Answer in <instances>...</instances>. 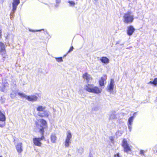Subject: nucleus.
<instances>
[{
	"mask_svg": "<svg viewBox=\"0 0 157 157\" xmlns=\"http://www.w3.org/2000/svg\"><path fill=\"white\" fill-rule=\"evenodd\" d=\"M18 95L21 97L25 98L29 101H35L37 100L38 98L37 96L33 95L30 96H27L23 93L19 92Z\"/></svg>",
	"mask_w": 157,
	"mask_h": 157,
	"instance_id": "20e7f679",
	"label": "nucleus"
},
{
	"mask_svg": "<svg viewBox=\"0 0 157 157\" xmlns=\"http://www.w3.org/2000/svg\"><path fill=\"white\" fill-rule=\"evenodd\" d=\"M35 125L39 130V131L41 133L42 136L40 137L33 138V143L36 146L41 147L42 143L40 141L44 138V129L47 127V123L45 120L42 119L40 120V123L35 122Z\"/></svg>",
	"mask_w": 157,
	"mask_h": 157,
	"instance_id": "f257e3e1",
	"label": "nucleus"
},
{
	"mask_svg": "<svg viewBox=\"0 0 157 157\" xmlns=\"http://www.w3.org/2000/svg\"><path fill=\"white\" fill-rule=\"evenodd\" d=\"M89 157H93V156H92L91 154H90L89 155Z\"/></svg>",
	"mask_w": 157,
	"mask_h": 157,
	"instance_id": "c9c22d12",
	"label": "nucleus"
},
{
	"mask_svg": "<svg viewBox=\"0 0 157 157\" xmlns=\"http://www.w3.org/2000/svg\"><path fill=\"white\" fill-rule=\"evenodd\" d=\"M0 157H2V156H0Z\"/></svg>",
	"mask_w": 157,
	"mask_h": 157,
	"instance_id": "79ce46f5",
	"label": "nucleus"
},
{
	"mask_svg": "<svg viewBox=\"0 0 157 157\" xmlns=\"http://www.w3.org/2000/svg\"><path fill=\"white\" fill-rule=\"evenodd\" d=\"M73 48H74L72 46L70 48V49L69 50L68 52L67 53L70 52L71 51H72L73 50Z\"/></svg>",
	"mask_w": 157,
	"mask_h": 157,
	"instance_id": "c85d7f7f",
	"label": "nucleus"
},
{
	"mask_svg": "<svg viewBox=\"0 0 157 157\" xmlns=\"http://www.w3.org/2000/svg\"><path fill=\"white\" fill-rule=\"evenodd\" d=\"M49 113V111L45 109L42 112H38V115L41 117H48Z\"/></svg>",
	"mask_w": 157,
	"mask_h": 157,
	"instance_id": "6e6552de",
	"label": "nucleus"
},
{
	"mask_svg": "<svg viewBox=\"0 0 157 157\" xmlns=\"http://www.w3.org/2000/svg\"><path fill=\"white\" fill-rule=\"evenodd\" d=\"M114 81L113 79H111L110 83L107 86V89L109 91H112L114 88Z\"/></svg>",
	"mask_w": 157,
	"mask_h": 157,
	"instance_id": "9d476101",
	"label": "nucleus"
},
{
	"mask_svg": "<svg viewBox=\"0 0 157 157\" xmlns=\"http://www.w3.org/2000/svg\"><path fill=\"white\" fill-rule=\"evenodd\" d=\"M122 146L124 147V152L128 153L131 151V148L129 146L127 140L125 139L123 140Z\"/></svg>",
	"mask_w": 157,
	"mask_h": 157,
	"instance_id": "0eeeda50",
	"label": "nucleus"
},
{
	"mask_svg": "<svg viewBox=\"0 0 157 157\" xmlns=\"http://www.w3.org/2000/svg\"><path fill=\"white\" fill-rule=\"evenodd\" d=\"M116 112L115 111H113L110 114L109 118L110 119H114L116 118L115 115Z\"/></svg>",
	"mask_w": 157,
	"mask_h": 157,
	"instance_id": "a211bd4d",
	"label": "nucleus"
},
{
	"mask_svg": "<svg viewBox=\"0 0 157 157\" xmlns=\"http://www.w3.org/2000/svg\"><path fill=\"white\" fill-rule=\"evenodd\" d=\"M84 89L88 92L98 94L101 93V90H100L98 87L94 86L93 85L88 84L84 86Z\"/></svg>",
	"mask_w": 157,
	"mask_h": 157,
	"instance_id": "7ed1b4c3",
	"label": "nucleus"
},
{
	"mask_svg": "<svg viewBox=\"0 0 157 157\" xmlns=\"http://www.w3.org/2000/svg\"><path fill=\"white\" fill-rule=\"evenodd\" d=\"M132 124H128V129L130 131H131L132 128Z\"/></svg>",
	"mask_w": 157,
	"mask_h": 157,
	"instance_id": "bb28decb",
	"label": "nucleus"
},
{
	"mask_svg": "<svg viewBox=\"0 0 157 157\" xmlns=\"http://www.w3.org/2000/svg\"><path fill=\"white\" fill-rule=\"evenodd\" d=\"M2 36V31L0 30V38Z\"/></svg>",
	"mask_w": 157,
	"mask_h": 157,
	"instance_id": "72a5a7b5",
	"label": "nucleus"
},
{
	"mask_svg": "<svg viewBox=\"0 0 157 157\" xmlns=\"http://www.w3.org/2000/svg\"><path fill=\"white\" fill-rule=\"evenodd\" d=\"M41 30H36V31H34V30H32L31 29H29V31H31V32H37V31H41Z\"/></svg>",
	"mask_w": 157,
	"mask_h": 157,
	"instance_id": "7c9ffc66",
	"label": "nucleus"
},
{
	"mask_svg": "<svg viewBox=\"0 0 157 157\" xmlns=\"http://www.w3.org/2000/svg\"><path fill=\"white\" fill-rule=\"evenodd\" d=\"M100 60L102 63H109V59L106 57H103L100 59Z\"/></svg>",
	"mask_w": 157,
	"mask_h": 157,
	"instance_id": "f3484780",
	"label": "nucleus"
},
{
	"mask_svg": "<svg viewBox=\"0 0 157 157\" xmlns=\"http://www.w3.org/2000/svg\"><path fill=\"white\" fill-rule=\"evenodd\" d=\"M118 132H117V133H116V134H117Z\"/></svg>",
	"mask_w": 157,
	"mask_h": 157,
	"instance_id": "ea45409f",
	"label": "nucleus"
},
{
	"mask_svg": "<svg viewBox=\"0 0 157 157\" xmlns=\"http://www.w3.org/2000/svg\"><path fill=\"white\" fill-rule=\"evenodd\" d=\"M16 148L19 154L21 153L23 151L22 148V143H18L16 146Z\"/></svg>",
	"mask_w": 157,
	"mask_h": 157,
	"instance_id": "ddd939ff",
	"label": "nucleus"
},
{
	"mask_svg": "<svg viewBox=\"0 0 157 157\" xmlns=\"http://www.w3.org/2000/svg\"><path fill=\"white\" fill-rule=\"evenodd\" d=\"M6 116L5 114L0 111V127H4L6 125Z\"/></svg>",
	"mask_w": 157,
	"mask_h": 157,
	"instance_id": "423d86ee",
	"label": "nucleus"
},
{
	"mask_svg": "<svg viewBox=\"0 0 157 157\" xmlns=\"http://www.w3.org/2000/svg\"><path fill=\"white\" fill-rule=\"evenodd\" d=\"M56 4L59 3L60 2L61 0H56Z\"/></svg>",
	"mask_w": 157,
	"mask_h": 157,
	"instance_id": "c756f323",
	"label": "nucleus"
},
{
	"mask_svg": "<svg viewBox=\"0 0 157 157\" xmlns=\"http://www.w3.org/2000/svg\"><path fill=\"white\" fill-rule=\"evenodd\" d=\"M58 6V5H55V6H56V7L57 6Z\"/></svg>",
	"mask_w": 157,
	"mask_h": 157,
	"instance_id": "4c0bfd02",
	"label": "nucleus"
},
{
	"mask_svg": "<svg viewBox=\"0 0 157 157\" xmlns=\"http://www.w3.org/2000/svg\"><path fill=\"white\" fill-rule=\"evenodd\" d=\"M104 79L103 77H101V79L99 81V84L101 86L104 85Z\"/></svg>",
	"mask_w": 157,
	"mask_h": 157,
	"instance_id": "aec40b11",
	"label": "nucleus"
},
{
	"mask_svg": "<svg viewBox=\"0 0 157 157\" xmlns=\"http://www.w3.org/2000/svg\"><path fill=\"white\" fill-rule=\"evenodd\" d=\"M140 153L141 154L144 155V151L143 150H141L140 151Z\"/></svg>",
	"mask_w": 157,
	"mask_h": 157,
	"instance_id": "2f4dec72",
	"label": "nucleus"
},
{
	"mask_svg": "<svg viewBox=\"0 0 157 157\" xmlns=\"http://www.w3.org/2000/svg\"><path fill=\"white\" fill-rule=\"evenodd\" d=\"M134 118V117L133 116L130 117L128 119V124H130V125L131 124H132V122L133 121Z\"/></svg>",
	"mask_w": 157,
	"mask_h": 157,
	"instance_id": "412c9836",
	"label": "nucleus"
},
{
	"mask_svg": "<svg viewBox=\"0 0 157 157\" xmlns=\"http://www.w3.org/2000/svg\"><path fill=\"white\" fill-rule=\"evenodd\" d=\"M68 3H70L71 6H74L75 5V3L74 1H69Z\"/></svg>",
	"mask_w": 157,
	"mask_h": 157,
	"instance_id": "393cba45",
	"label": "nucleus"
},
{
	"mask_svg": "<svg viewBox=\"0 0 157 157\" xmlns=\"http://www.w3.org/2000/svg\"><path fill=\"white\" fill-rule=\"evenodd\" d=\"M113 157H121V156H120L119 153H117L115 154Z\"/></svg>",
	"mask_w": 157,
	"mask_h": 157,
	"instance_id": "cd10ccee",
	"label": "nucleus"
},
{
	"mask_svg": "<svg viewBox=\"0 0 157 157\" xmlns=\"http://www.w3.org/2000/svg\"><path fill=\"white\" fill-rule=\"evenodd\" d=\"M153 82V84L154 86H156L157 85V78H155Z\"/></svg>",
	"mask_w": 157,
	"mask_h": 157,
	"instance_id": "b1692460",
	"label": "nucleus"
},
{
	"mask_svg": "<svg viewBox=\"0 0 157 157\" xmlns=\"http://www.w3.org/2000/svg\"><path fill=\"white\" fill-rule=\"evenodd\" d=\"M6 53L4 45L2 43L0 42V53L2 56H4Z\"/></svg>",
	"mask_w": 157,
	"mask_h": 157,
	"instance_id": "9b49d317",
	"label": "nucleus"
},
{
	"mask_svg": "<svg viewBox=\"0 0 157 157\" xmlns=\"http://www.w3.org/2000/svg\"><path fill=\"white\" fill-rule=\"evenodd\" d=\"M135 29L132 25H130L127 27V34L129 36H131L135 31Z\"/></svg>",
	"mask_w": 157,
	"mask_h": 157,
	"instance_id": "1a4fd4ad",
	"label": "nucleus"
},
{
	"mask_svg": "<svg viewBox=\"0 0 157 157\" xmlns=\"http://www.w3.org/2000/svg\"><path fill=\"white\" fill-rule=\"evenodd\" d=\"M41 30H44V29H42Z\"/></svg>",
	"mask_w": 157,
	"mask_h": 157,
	"instance_id": "a19ab883",
	"label": "nucleus"
},
{
	"mask_svg": "<svg viewBox=\"0 0 157 157\" xmlns=\"http://www.w3.org/2000/svg\"><path fill=\"white\" fill-rule=\"evenodd\" d=\"M71 133L70 131H68L67 133L66 138L64 142L65 146L66 147H68L71 143Z\"/></svg>",
	"mask_w": 157,
	"mask_h": 157,
	"instance_id": "39448f33",
	"label": "nucleus"
},
{
	"mask_svg": "<svg viewBox=\"0 0 157 157\" xmlns=\"http://www.w3.org/2000/svg\"><path fill=\"white\" fill-rule=\"evenodd\" d=\"M56 60L58 62H61L63 61V60L62 57L56 58Z\"/></svg>",
	"mask_w": 157,
	"mask_h": 157,
	"instance_id": "5701e85b",
	"label": "nucleus"
},
{
	"mask_svg": "<svg viewBox=\"0 0 157 157\" xmlns=\"http://www.w3.org/2000/svg\"><path fill=\"white\" fill-rule=\"evenodd\" d=\"M20 0H13L12 3L13 10H16L17 7L20 3Z\"/></svg>",
	"mask_w": 157,
	"mask_h": 157,
	"instance_id": "f8f14e48",
	"label": "nucleus"
},
{
	"mask_svg": "<svg viewBox=\"0 0 157 157\" xmlns=\"http://www.w3.org/2000/svg\"><path fill=\"white\" fill-rule=\"evenodd\" d=\"M148 84H153V81H150L148 83Z\"/></svg>",
	"mask_w": 157,
	"mask_h": 157,
	"instance_id": "f704fd0d",
	"label": "nucleus"
},
{
	"mask_svg": "<svg viewBox=\"0 0 157 157\" xmlns=\"http://www.w3.org/2000/svg\"><path fill=\"white\" fill-rule=\"evenodd\" d=\"M84 149L82 147H80L78 149V152L81 154H82L83 152Z\"/></svg>",
	"mask_w": 157,
	"mask_h": 157,
	"instance_id": "4be33fe9",
	"label": "nucleus"
},
{
	"mask_svg": "<svg viewBox=\"0 0 157 157\" xmlns=\"http://www.w3.org/2000/svg\"><path fill=\"white\" fill-rule=\"evenodd\" d=\"M83 77L84 78L86 79L87 82H88L92 78L91 76L87 73H85L83 75Z\"/></svg>",
	"mask_w": 157,
	"mask_h": 157,
	"instance_id": "2eb2a0df",
	"label": "nucleus"
},
{
	"mask_svg": "<svg viewBox=\"0 0 157 157\" xmlns=\"http://www.w3.org/2000/svg\"><path fill=\"white\" fill-rule=\"evenodd\" d=\"M17 91L15 90H12V92L10 94V96L12 98H14L15 97L17 94H18Z\"/></svg>",
	"mask_w": 157,
	"mask_h": 157,
	"instance_id": "dca6fc26",
	"label": "nucleus"
},
{
	"mask_svg": "<svg viewBox=\"0 0 157 157\" xmlns=\"http://www.w3.org/2000/svg\"><path fill=\"white\" fill-rule=\"evenodd\" d=\"M45 108L46 107L45 106H43L42 105H40L37 107V110L39 112H40L43 111L45 109Z\"/></svg>",
	"mask_w": 157,
	"mask_h": 157,
	"instance_id": "6ab92c4d",
	"label": "nucleus"
},
{
	"mask_svg": "<svg viewBox=\"0 0 157 157\" xmlns=\"http://www.w3.org/2000/svg\"><path fill=\"white\" fill-rule=\"evenodd\" d=\"M110 140H111V142H112L113 141V140H112V139H110Z\"/></svg>",
	"mask_w": 157,
	"mask_h": 157,
	"instance_id": "e433bc0d",
	"label": "nucleus"
},
{
	"mask_svg": "<svg viewBox=\"0 0 157 157\" xmlns=\"http://www.w3.org/2000/svg\"><path fill=\"white\" fill-rule=\"evenodd\" d=\"M51 141L53 143H56L57 139L56 135L55 133H52L50 136Z\"/></svg>",
	"mask_w": 157,
	"mask_h": 157,
	"instance_id": "4468645a",
	"label": "nucleus"
},
{
	"mask_svg": "<svg viewBox=\"0 0 157 157\" xmlns=\"http://www.w3.org/2000/svg\"><path fill=\"white\" fill-rule=\"evenodd\" d=\"M15 11L16 10L13 11V9L12 10V11L11 12V13H10V17L11 19L12 18V16H13L14 14Z\"/></svg>",
	"mask_w": 157,
	"mask_h": 157,
	"instance_id": "a878e982",
	"label": "nucleus"
},
{
	"mask_svg": "<svg viewBox=\"0 0 157 157\" xmlns=\"http://www.w3.org/2000/svg\"><path fill=\"white\" fill-rule=\"evenodd\" d=\"M134 15L131 11H128L124 14L123 21L126 23H132L134 20Z\"/></svg>",
	"mask_w": 157,
	"mask_h": 157,
	"instance_id": "f03ea898",
	"label": "nucleus"
},
{
	"mask_svg": "<svg viewBox=\"0 0 157 157\" xmlns=\"http://www.w3.org/2000/svg\"><path fill=\"white\" fill-rule=\"evenodd\" d=\"M123 44H121V45H123Z\"/></svg>",
	"mask_w": 157,
	"mask_h": 157,
	"instance_id": "58836bf2",
	"label": "nucleus"
},
{
	"mask_svg": "<svg viewBox=\"0 0 157 157\" xmlns=\"http://www.w3.org/2000/svg\"><path fill=\"white\" fill-rule=\"evenodd\" d=\"M120 40H119V41H117L116 43V45H117L118 44H119L120 43Z\"/></svg>",
	"mask_w": 157,
	"mask_h": 157,
	"instance_id": "473e14b6",
	"label": "nucleus"
}]
</instances>
